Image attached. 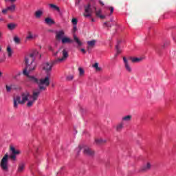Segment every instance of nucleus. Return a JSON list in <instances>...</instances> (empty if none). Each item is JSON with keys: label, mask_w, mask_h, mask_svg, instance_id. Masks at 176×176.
I'll return each mask as SVG.
<instances>
[{"label": "nucleus", "mask_w": 176, "mask_h": 176, "mask_svg": "<svg viewBox=\"0 0 176 176\" xmlns=\"http://www.w3.org/2000/svg\"><path fill=\"white\" fill-rule=\"evenodd\" d=\"M10 151L12 152L10 155L6 153L1 159L0 166L3 171H9V166H8V164H9V157L11 160L16 161L17 155H20V151L19 150H16L13 146H10Z\"/></svg>", "instance_id": "nucleus-1"}, {"label": "nucleus", "mask_w": 176, "mask_h": 176, "mask_svg": "<svg viewBox=\"0 0 176 176\" xmlns=\"http://www.w3.org/2000/svg\"><path fill=\"white\" fill-rule=\"evenodd\" d=\"M25 68L23 69V74L25 76H28L30 72L35 71V68H36V62L34 61V58L31 60L28 57H25Z\"/></svg>", "instance_id": "nucleus-2"}, {"label": "nucleus", "mask_w": 176, "mask_h": 176, "mask_svg": "<svg viewBox=\"0 0 176 176\" xmlns=\"http://www.w3.org/2000/svg\"><path fill=\"white\" fill-rule=\"evenodd\" d=\"M30 97H31V95H30V92L28 91L22 92L21 94V96H17L14 97L13 98L14 108H18L19 104H21V105H24V104L28 101V98H30Z\"/></svg>", "instance_id": "nucleus-3"}, {"label": "nucleus", "mask_w": 176, "mask_h": 176, "mask_svg": "<svg viewBox=\"0 0 176 176\" xmlns=\"http://www.w3.org/2000/svg\"><path fill=\"white\" fill-rule=\"evenodd\" d=\"M82 149H83L84 155H86L87 156H94V151L89 148V146L85 145L79 146L76 148L75 153L76 156H79V153H80Z\"/></svg>", "instance_id": "nucleus-4"}, {"label": "nucleus", "mask_w": 176, "mask_h": 176, "mask_svg": "<svg viewBox=\"0 0 176 176\" xmlns=\"http://www.w3.org/2000/svg\"><path fill=\"white\" fill-rule=\"evenodd\" d=\"M38 89L45 91L46 87L50 85V75H47L44 78L38 80Z\"/></svg>", "instance_id": "nucleus-5"}, {"label": "nucleus", "mask_w": 176, "mask_h": 176, "mask_svg": "<svg viewBox=\"0 0 176 176\" xmlns=\"http://www.w3.org/2000/svg\"><path fill=\"white\" fill-rule=\"evenodd\" d=\"M56 64L57 63H54V60L51 63V65L49 62L43 63L41 65L42 69L45 71L47 75H50V71H52L53 66L56 65Z\"/></svg>", "instance_id": "nucleus-6"}, {"label": "nucleus", "mask_w": 176, "mask_h": 176, "mask_svg": "<svg viewBox=\"0 0 176 176\" xmlns=\"http://www.w3.org/2000/svg\"><path fill=\"white\" fill-rule=\"evenodd\" d=\"M85 13L84 16L85 17H91V14L93 13V8H91V4L88 3L84 6Z\"/></svg>", "instance_id": "nucleus-7"}, {"label": "nucleus", "mask_w": 176, "mask_h": 176, "mask_svg": "<svg viewBox=\"0 0 176 176\" xmlns=\"http://www.w3.org/2000/svg\"><path fill=\"white\" fill-rule=\"evenodd\" d=\"M123 62H124V67L126 71V72H132L133 69H131V66H130V63H129V59L126 58V56H124L122 58Z\"/></svg>", "instance_id": "nucleus-8"}, {"label": "nucleus", "mask_w": 176, "mask_h": 176, "mask_svg": "<svg viewBox=\"0 0 176 176\" xmlns=\"http://www.w3.org/2000/svg\"><path fill=\"white\" fill-rule=\"evenodd\" d=\"M62 54H63V58L55 60L54 64H57V63H61L63 60H65V58H68V51H67V50L64 49L62 51Z\"/></svg>", "instance_id": "nucleus-9"}, {"label": "nucleus", "mask_w": 176, "mask_h": 176, "mask_svg": "<svg viewBox=\"0 0 176 176\" xmlns=\"http://www.w3.org/2000/svg\"><path fill=\"white\" fill-rule=\"evenodd\" d=\"M28 58H30V60H32V58L34 59L35 61V58L38 57L39 59H41V58L42 57V55L39 54V52L37 50H34L32 52V54H30L28 56H26Z\"/></svg>", "instance_id": "nucleus-10"}, {"label": "nucleus", "mask_w": 176, "mask_h": 176, "mask_svg": "<svg viewBox=\"0 0 176 176\" xmlns=\"http://www.w3.org/2000/svg\"><path fill=\"white\" fill-rule=\"evenodd\" d=\"M87 45H88L87 47L88 52L90 53L91 52V49L96 46V40L87 41Z\"/></svg>", "instance_id": "nucleus-11"}, {"label": "nucleus", "mask_w": 176, "mask_h": 176, "mask_svg": "<svg viewBox=\"0 0 176 176\" xmlns=\"http://www.w3.org/2000/svg\"><path fill=\"white\" fill-rule=\"evenodd\" d=\"M41 91H43L41 89H36V91L33 92V95L32 96V98L33 100L36 101L38 100V97H39V94H41Z\"/></svg>", "instance_id": "nucleus-12"}, {"label": "nucleus", "mask_w": 176, "mask_h": 176, "mask_svg": "<svg viewBox=\"0 0 176 176\" xmlns=\"http://www.w3.org/2000/svg\"><path fill=\"white\" fill-rule=\"evenodd\" d=\"M151 167H152V165H151V163L148 162L146 165H144L140 168V171L142 173H145V171H148V170H151Z\"/></svg>", "instance_id": "nucleus-13"}, {"label": "nucleus", "mask_w": 176, "mask_h": 176, "mask_svg": "<svg viewBox=\"0 0 176 176\" xmlns=\"http://www.w3.org/2000/svg\"><path fill=\"white\" fill-rule=\"evenodd\" d=\"M56 39H58V41L62 40L64 38V35H65L64 31L63 30L58 31L56 32Z\"/></svg>", "instance_id": "nucleus-14"}, {"label": "nucleus", "mask_w": 176, "mask_h": 176, "mask_svg": "<svg viewBox=\"0 0 176 176\" xmlns=\"http://www.w3.org/2000/svg\"><path fill=\"white\" fill-rule=\"evenodd\" d=\"M45 24H47L48 25H52L53 24H56V22H54V20H53L52 18L47 17L45 19Z\"/></svg>", "instance_id": "nucleus-15"}, {"label": "nucleus", "mask_w": 176, "mask_h": 176, "mask_svg": "<svg viewBox=\"0 0 176 176\" xmlns=\"http://www.w3.org/2000/svg\"><path fill=\"white\" fill-rule=\"evenodd\" d=\"M24 167H25V164L24 162H21L19 164L17 172L23 173V171H24Z\"/></svg>", "instance_id": "nucleus-16"}, {"label": "nucleus", "mask_w": 176, "mask_h": 176, "mask_svg": "<svg viewBox=\"0 0 176 176\" xmlns=\"http://www.w3.org/2000/svg\"><path fill=\"white\" fill-rule=\"evenodd\" d=\"M43 15V11L41 10L36 11L34 13V16L36 19H41V17H42Z\"/></svg>", "instance_id": "nucleus-17"}, {"label": "nucleus", "mask_w": 176, "mask_h": 176, "mask_svg": "<svg viewBox=\"0 0 176 176\" xmlns=\"http://www.w3.org/2000/svg\"><path fill=\"white\" fill-rule=\"evenodd\" d=\"M61 42L63 44L72 43V42H74V41L72 40L71 38H68V37H63V38L61 39Z\"/></svg>", "instance_id": "nucleus-18"}, {"label": "nucleus", "mask_w": 176, "mask_h": 176, "mask_svg": "<svg viewBox=\"0 0 176 176\" xmlns=\"http://www.w3.org/2000/svg\"><path fill=\"white\" fill-rule=\"evenodd\" d=\"M28 76L30 78V82H33L34 83H37V85H38L39 80L35 78V76H30V74H28V76Z\"/></svg>", "instance_id": "nucleus-19"}, {"label": "nucleus", "mask_w": 176, "mask_h": 176, "mask_svg": "<svg viewBox=\"0 0 176 176\" xmlns=\"http://www.w3.org/2000/svg\"><path fill=\"white\" fill-rule=\"evenodd\" d=\"M124 126V124L123 122H120L117 126H116V131L120 132L122 130H123V127Z\"/></svg>", "instance_id": "nucleus-20"}, {"label": "nucleus", "mask_w": 176, "mask_h": 176, "mask_svg": "<svg viewBox=\"0 0 176 176\" xmlns=\"http://www.w3.org/2000/svg\"><path fill=\"white\" fill-rule=\"evenodd\" d=\"M16 27H17V25L15 23H8L7 25V28H8L10 31H13V30H14Z\"/></svg>", "instance_id": "nucleus-21"}, {"label": "nucleus", "mask_w": 176, "mask_h": 176, "mask_svg": "<svg viewBox=\"0 0 176 176\" xmlns=\"http://www.w3.org/2000/svg\"><path fill=\"white\" fill-rule=\"evenodd\" d=\"M96 144H97V145H102V144H105V142H107V140H104V139H96L95 140Z\"/></svg>", "instance_id": "nucleus-22"}, {"label": "nucleus", "mask_w": 176, "mask_h": 176, "mask_svg": "<svg viewBox=\"0 0 176 176\" xmlns=\"http://www.w3.org/2000/svg\"><path fill=\"white\" fill-rule=\"evenodd\" d=\"M93 8L95 10V14L97 17H99L100 15H101V13H102V10L101 9H99L98 10H97V7L96 6H93Z\"/></svg>", "instance_id": "nucleus-23"}, {"label": "nucleus", "mask_w": 176, "mask_h": 176, "mask_svg": "<svg viewBox=\"0 0 176 176\" xmlns=\"http://www.w3.org/2000/svg\"><path fill=\"white\" fill-rule=\"evenodd\" d=\"M121 42H122L121 40H118L117 41V45H116V52H117V55L120 54V53H121L120 48H119V45H120Z\"/></svg>", "instance_id": "nucleus-24"}, {"label": "nucleus", "mask_w": 176, "mask_h": 176, "mask_svg": "<svg viewBox=\"0 0 176 176\" xmlns=\"http://www.w3.org/2000/svg\"><path fill=\"white\" fill-rule=\"evenodd\" d=\"M129 60H131V61H132V63H140V61H142V58L129 57Z\"/></svg>", "instance_id": "nucleus-25"}, {"label": "nucleus", "mask_w": 176, "mask_h": 176, "mask_svg": "<svg viewBox=\"0 0 176 176\" xmlns=\"http://www.w3.org/2000/svg\"><path fill=\"white\" fill-rule=\"evenodd\" d=\"M50 8H51L52 9H54V10H56V12H58V13H60V8L54 4H50Z\"/></svg>", "instance_id": "nucleus-26"}, {"label": "nucleus", "mask_w": 176, "mask_h": 176, "mask_svg": "<svg viewBox=\"0 0 176 176\" xmlns=\"http://www.w3.org/2000/svg\"><path fill=\"white\" fill-rule=\"evenodd\" d=\"M7 10H8V12H14V10H16V5L12 4L8 7H7Z\"/></svg>", "instance_id": "nucleus-27"}, {"label": "nucleus", "mask_w": 176, "mask_h": 176, "mask_svg": "<svg viewBox=\"0 0 176 176\" xmlns=\"http://www.w3.org/2000/svg\"><path fill=\"white\" fill-rule=\"evenodd\" d=\"M122 122H130L131 120V116L128 115L122 118Z\"/></svg>", "instance_id": "nucleus-28"}, {"label": "nucleus", "mask_w": 176, "mask_h": 176, "mask_svg": "<svg viewBox=\"0 0 176 176\" xmlns=\"http://www.w3.org/2000/svg\"><path fill=\"white\" fill-rule=\"evenodd\" d=\"M74 39L75 41V42L78 45V46H82V42H80V41H79V38L76 36V34H74Z\"/></svg>", "instance_id": "nucleus-29"}, {"label": "nucleus", "mask_w": 176, "mask_h": 176, "mask_svg": "<svg viewBox=\"0 0 176 176\" xmlns=\"http://www.w3.org/2000/svg\"><path fill=\"white\" fill-rule=\"evenodd\" d=\"M82 0H76L75 1V6H78L79 10H82V6H80V2Z\"/></svg>", "instance_id": "nucleus-30"}, {"label": "nucleus", "mask_w": 176, "mask_h": 176, "mask_svg": "<svg viewBox=\"0 0 176 176\" xmlns=\"http://www.w3.org/2000/svg\"><path fill=\"white\" fill-rule=\"evenodd\" d=\"M7 52L8 53V57H12V55L13 54V50H12V48L10 46L7 47Z\"/></svg>", "instance_id": "nucleus-31"}, {"label": "nucleus", "mask_w": 176, "mask_h": 176, "mask_svg": "<svg viewBox=\"0 0 176 176\" xmlns=\"http://www.w3.org/2000/svg\"><path fill=\"white\" fill-rule=\"evenodd\" d=\"M93 67L95 68L97 72H100V71H101V67H98V63H94V65H93Z\"/></svg>", "instance_id": "nucleus-32"}, {"label": "nucleus", "mask_w": 176, "mask_h": 176, "mask_svg": "<svg viewBox=\"0 0 176 176\" xmlns=\"http://www.w3.org/2000/svg\"><path fill=\"white\" fill-rule=\"evenodd\" d=\"M34 102H35V100H28V103H27V107L28 108H30V107H32V104H34Z\"/></svg>", "instance_id": "nucleus-33"}, {"label": "nucleus", "mask_w": 176, "mask_h": 176, "mask_svg": "<svg viewBox=\"0 0 176 176\" xmlns=\"http://www.w3.org/2000/svg\"><path fill=\"white\" fill-rule=\"evenodd\" d=\"M78 71L80 76H83V75H85V70L83 69V68L79 67Z\"/></svg>", "instance_id": "nucleus-34"}, {"label": "nucleus", "mask_w": 176, "mask_h": 176, "mask_svg": "<svg viewBox=\"0 0 176 176\" xmlns=\"http://www.w3.org/2000/svg\"><path fill=\"white\" fill-rule=\"evenodd\" d=\"M6 90L7 93H10L12 91V90H13V89H12L11 85L9 86V85H6Z\"/></svg>", "instance_id": "nucleus-35"}, {"label": "nucleus", "mask_w": 176, "mask_h": 176, "mask_svg": "<svg viewBox=\"0 0 176 176\" xmlns=\"http://www.w3.org/2000/svg\"><path fill=\"white\" fill-rule=\"evenodd\" d=\"M72 23L73 25H76V24H78V19H76V18L72 19Z\"/></svg>", "instance_id": "nucleus-36"}, {"label": "nucleus", "mask_w": 176, "mask_h": 176, "mask_svg": "<svg viewBox=\"0 0 176 176\" xmlns=\"http://www.w3.org/2000/svg\"><path fill=\"white\" fill-rule=\"evenodd\" d=\"M26 38L27 39H33L34 36H32V34L31 33V32H28V35Z\"/></svg>", "instance_id": "nucleus-37"}, {"label": "nucleus", "mask_w": 176, "mask_h": 176, "mask_svg": "<svg viewBox=\"0 0 176 176\" xmlns=\"http://www.w3.org/2000/svg\"><path fill=\"white\" fill-rule=\"evenodd\" d=\"M103 25H105L107 28H111V27H112V25L108 22H104Z\"/></svg>", "instance_id": "nucleus-38"}, {"label": "nucleus", "mask_w": 176, "mask_h": 176, "mask_svg": "<svg viewBox=\"0 0 176 176\" xmlns=\"http://www.w3.org/2000/svg\"><path fill=\"white\" fill-rule=\"evenodd\" d=\"M10 86L12 90H17V89H19L17 85H16L15 84H11Z\"/></svg>", "instance_id": "nucleus-39"}, {"label": "nucleus", "mask_w": 176, "mask_h": 176, "mask_svg": "<svg viewBox=\"0 0 176 176\" xmlns=\"http://www.w3.org/2000/svg\"><path fill=\"white\" fill-rule=\"evenodd\" d=\"M14 41L15 43H20V38L17 36L14 37Z\"/></svg>", "instance_id": "nucleus-40"}, {"label": "nucleus", "mask_w": 176, "mask_h": 176, "mask_svg": "<svg viewBox=\"0 0 176 176\" xmlns=\"http://www.w3.org/2000/svg\"><path fill=\"white\" fill-rule=\"evenodd\" d=\"M76 31H78V28H76V25H74L72 30L73 35H75V32H76Z\"/></svg>", "instance_id": "nucleus-41"}, {"label": "nucleus", "mask_w": 176, "mask_h": 176, "mask_svg": "<svg viewBox=\"0 0 176 176\" xmlns=\"http://www.w3.org/2000/svg\"><path fill=\"white\" fill-rule=\"evenodd\" d=\"M169 44L170 43H168V41L165 42L162 45V49H165V47H167V46H168Z\"/></svg>", "instance_id": "nucleus-42"}, {"label": "nucleus", "mask_w": 176, "mask_h": 176, "mask_svg": "<svg viewBox=\"0 0 176 176\" xmlns=\"http://www.w3.org/2000/svg\"><path fill=\"white\" fill-rule=\"evenodd\" d=\"M8 12V8H6V9H3L1 12L3 13V14H6Z\"/></svg>", "instance_id": "nucleus-43"}, {"label": "nucleus", "mask_w": 176, "mask_h": 176, "mask_svg": "<svg viewBox=\"0 0 176 176\" xmlns=\"http://www.w3.org/2000/svg\"><path fill=\"white\" fill-rule=\"evenodd\" d=\"M72 79H74V76H68L67 77V80H72Z\"/></svg>", "instance_id": "nucleus-44"}, {"label": "nucleus", "mask_w": 176, "mask_h": 176, "mask_svg": "<svg viewBox=\"0 0 176 176\" xmlns=\"http://www.w3.org/2000/svg\"><path fill=\"white\" fill-rule=\"evenodd\" d=\"M48 50H50V52H54V49H53V47L52 46H49Z\"/></svg>", "instance_id": "nucleus-45"}, {"label": "nucleus", "mask_w": 176, "mask_h": 176, "mask_svg": "<svg viewBox=\"0 0 176 176\" xmlns=\"http://www.w3.org/2000/svg\"><path fill=\"white\" fill-rule=\"evenodd\" d=\"M110 15L112 14V13H113V7H110Z\"/></svg>", "instance_id": "nucleus-46"}, {"label": "nucleus", "mask_w": 176, "mask_h": 176, "mask_svg": "<svg viewBox=\"0 0 176 176\" xmlns=\"http://www.w3.org/2000/svg\"><path fill=\"white\" fill-rule=\"evenodd\" d=\"M98 17H99L100 19H105V15L100 14V15H99Z\"/></svg>", "instance_id": "nucleus-47"}, {"label": "nucleus", "mask_w": 176, "mask_h": 176, "mask_svg": "<svg viewBox=\"0 0 176 176\" xmlns=\"http://www.w3.org/2000/svg\"><path fill=\"white\" fill-rule=\"evenodd\" d=\"M4 1H5V2H9V1H10V2L13 3V2H16V0H4Z\"/></svg>", "instance_id": "nucleus-48"}, {"label": "nucleus", "mask_w": 176, "mask_h": 176, "mask_svg": "<svg viewBox=\"0 0 176 176\" xmlns=\"http://www.w3.org/2000/svg\"><path fill=\"white\" fill-rule=\"evenodd\" d=\"M81 52L84 54H86V50L83 49V48H81Z\"/></svg>", "instance_id": "nucleus-49"}, {"label": "nucleus", "mask_w": 176, "mask_h": 176, "mask_svg": "<svg viewBox=\"0 0 176 176\" xmlns=\"http://www.w3.org/2000/svg\"><path fill=\"white\" fill-rule=\"evenodd\" d=\"M99 3H100V5H102V6H104V3L101 1H99Z\"/></svg>", "instance_id": "nucleus-50"}, {"label": "nucleus", "mask_w": 176, "mask_h": 176, "mask_svg": "<svg viewBox=\"0 0 176 176\" xmlns=\"http://www.w3.org/2000/svg\"><path fill=\"white\" fill-rule=\"evenodd\" d=\"M57 54H58V51H57L56 52L54 53V56H57Z\"/></svg>", "instance_id": "nucleus-51"}, {"label": "nucleus", "mask_w": 176, "mask_h": 176, "mask_svg": "<svg viewBox=\"0 0 176 176\" xmlns=\"http://www.w3.org/2000/svg\"><path fill=\"white\" fill-rule=\"evenodd\" d=\"M91 21H92V23H94L96 20H94L93 18H91Z\"/></svg>", "instance_id": "nucleus-52"}, {"label": "nucleus", "mask_w": 176, "mask_h": 176, "mask_svg": "<svg viewBox=\"0 0 176 176\" xmlns=\"http://www.w3.org/2000/svg\"><path fill=\"white\" fill-rule=\"evenodd\" d=\"M2 38V32H0V39Z\"/></svg>", "instance_id": "nucleus-53"}, {"label": "nucleus", "mask_w": 176, "mask_h": 176, "mask_svg": "<svg viewBox=\"0 0 176 176\" xmlns=\"http://www.w3.org/2000/svg\"><path fill=\"white\" fill-rule=\"evenodd\" d=\"M0 78H2V72H0Z\"/></svg>", "instance_id": "nucleus-54"}, {"label": "nucleus", "mask_w": 176, "mask_h": 176, "mask_svg": "<svg viewBox=\"0 0 176 176\" xmlns=\"http://www.w3.org/2000/svg\"><path fill=\"white\" fill-rule=\"evenodd\" d=\"M155 50H156L157 53H159V49L156 48Z\"/></svg>", "instance_id": "nucleus-55"}, {"label": "nucleus", "mask_w": 176, "mask_h": 176, "mask_svg": "<svg viewBox=\"0 0 176 176\" xmlns=\"http://www.w3.org/2000/svg\"><path fill=\"white\" fill-rule=\"evenodd\" d=\"M35 151H36V153H38V148H36Z\"/></svg>", "instance_id": "nucleus-56"}, {"label": "nucleus", "mask_w": 176, "mask_h": 176, "mask_svg": "<svg viewBox=\"0 0 176 176\" xmlns=\"http://www.w3.org/2000/svg\"><path fill=\"white\" fill-rule=\"evenodd\" d=\"M110 21H113V19H110Z\"/></svg>", "instance_id": "nucleus-57"}, {"label": "nucleus", "mask_w": 176, "mask_h": 176, "mask_svg": "<svg viewBox=\"0 0 176 176\" xmlns=\"http://www.w3.org/2000/svg\"><path fill=\"white\" fill-rule=\"evenodd\" d=\"M1 50H2V49L0 47V52H1Z\"/></svg>", "instance_id": "nucleus-58"}, {"label": "nucleus", "mask_w": 176, "mask_h": 176, "mask_svg": "<svg viewBox=\"0 0 176 176\" xmlns=\"http://www.w3.org/2000/svg\"><path fill=\"white\" fill-rule=\"evenodd\" d=\"M76 133H78V131H76Z\"/></svg>", "instance_id": "nucleus-59"}]
</instances>
